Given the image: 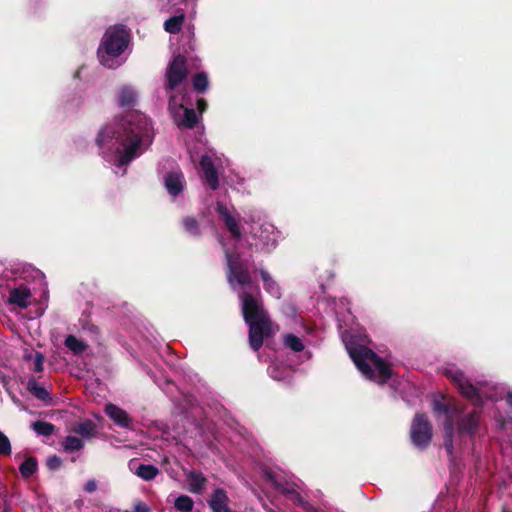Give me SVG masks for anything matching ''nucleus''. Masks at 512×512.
Wrapping results in <instances>:
<instances>
[{"instance_id":"nucleus-13","label":"nucleus","mask_w":512,"mask_h":512,"mask_svg":"<svg viewBox=\"0 0 512 512\" xmlns=\"http://www.w3.org/2000/svg\"><path fill=\"white\" fill-rule=\"evenodd\" d=\"M200 167L206 184L211 190H217L219 188V178L212 159L207 155H203L200 159Z\"/></svg>"},{"instance_id":"nucleus-9","label":"nucleus","mask_w":512,"mask_h":512,"mask_svg":"<svg viewBox=\"0 0 512 512\" xmlns=\"http://www.w3.org/2000/svg\"><path fill=\"white\" fill-rule=\"evenodd\" d=\"M446 376L451 378L455 383L458 391L473 404L479 408L483 406L482 397L479 390L464 378V375L458 371H446Z\"/></svg>"},{"instance_id":"nucleus-31","label":"nucleus","mask_w":512,"mask_h":512,"mask_svg":"<svg viewBox=\"0 0 512 512\" xmlns=\"http://www.w3.org/2000/svg\"><path fill=\"white\" fill-rule=\"evenodd\" d=\"M174 506L181 512H190L193 509L194 501L187 495H180L176 498Z\"/></svg>"},{"instance_id":"nucleus-38","label":"nucleus","mask_w":512,"mask_h":512,"mask_svg":"<svg viewBox=\"0 0 512 512\" xmlns=\"http://www.w3.org/2000/svg\"><path fill=\"white\" fill-rule=\"evenodd\" d=\"M62 459L57 455H51L47 458L46 466L51 471H56L62 466Z\"/></svg>"},{"instance_id":"nucleus-26","label":"nucleus","mask_w":512,"mask_h":512,"mask_svg":"<svg viewBox=\"0 0 512 512\" xmlns=\"http://www.w3.org/2000/svg\"><path fill=\"white\" fill-rule=\"evenodd\" d=\"M27 389L34 397L41 401H47L50 399V394L47 389L43 386H39L35 378H30L28 380Z\"/></svg>"},{"instance_id":"nucleus-20","label":"nucleus","mask_w":512,"mask_h":512,"mask_svg":"<svg viewBox=\"0 0 512 512\" xmlns=\"http://www.w3.org/2000/svg\"><path fill=\"white\" fill-rule=\"evenodd\" d=\"M137 101L136 91L130 87L124 86L119 93L118 102L123 108H132Z\"/></svg>"},{"instance_id":"nucleus-23","label":"nucleus","mask_w":512,"mask_h":512,"mask_svg":"<svg viewBox=\"0 0 512 512\" xmlns=\"http://www.w3.org/2000/svg\"><path fill=\"white\" fill-rule=\"evenodd\" d=\"M159 472V469L153 464H139L134 471L135 475L145 481L153 480Z\"/></svg>"},{"instance_id":"nucleus-32","label":"nucleus","mask_w":512,"mask_h":512,"mask_svg":"<svg viewBox=\"0 0 512 512\" xmlns=\"http://www.w3.org/2000/svg\"><path fill=\"white\" fill-rule=\"evenodd\" d=\"M168 94H169L168 111H169L172 119H174V116L178 115L182 111V109L184 108V104H183V102H181V103L178 102V97L174 93V91L172 93H168Z\"/></svg>"},{"instance_id":"nucleus-7","label":"nucleus","mask_w":512,"mask_h":512,"mask_svg":"<svg viewBox=\"0 0 512 512\" xmlns=\"http://www.w3.org/2000/svg\"><path fill=\"white\" fill-rule=\"evenodd\" d=\"M248 325V340L253 351H258L264 343V339L273 335V322L270 316L245 322Z\"/></svg>"},{"instance_id":"nucleus-33","label":"nucleus","mask_w":512,"mask_h":512,"mask_svg":"<svg viewBox=\"0 0 512 512\" xmlns=\"http://www.w3.org/2000/svg\"><path fill=\"white\" fill-rule=\"evenodd\" d=\"M284 345L294 352H301L304 349L302 340L294 334L284 336Z\"/></svg>"},{"instance_id":"nucleus-2","label":"nucleus","mask_w":512,"mask_h":512,"mask_svg":"<svg viewBox=\"0 0 512 512\" xmlns=\"http://www.w3.org/2000/svg\"><path fill=\"white\" fill-rule=\"evenodd\" d=\"M225 259L227 264V279L231 285L234 283L241 287L254 286V290L257 295L248 291H242L239 293V299L241 301V313L244 322L257 320L263 317L270 316L268 311L264 307V303L259 296L260 289L257 284H254L252 275L246 265L241 260L240 254L231 253L225 251Z\"/></svg>"},{"instance_id":"nucleus-30","label":"nucleus","mask_w":512,"mask_h":512,"mask_svg":"<svg viewBox=\"0 0 512 512\" xmlns=\"http://www.w3.org/2000/svg\"><path fill=\"white\" fill-rule=\"evenodd\" d=\"M63 447L68 452L79 451L84 447V442L78 437L67 436L63 441Z\"/></svg>"},{"instance_id":"nucleus-45","label":"nucleus","mask_w":512,"mask_h":512,"mask_svg":"<svg viewBox=\"0 0 512 512\" xmlns=\"http://www.w3.org/2000/svg\"><path fill=\"white\" fill-rule=\"evenodd\" d=\"M253 246H255L256 250H258V244H257L256 242H255V243L251 242V243L249 244V247H251V248H252Z\"/></svg>"},{"instance_id":"nucleus-21","label":"nucleus","mask_w":512,"mask_h":512,"mask_svg":"<svg viewBox=\"0 0 512 512\" xmlns=\"http://www.w3.org/2000/svg\"><path fill=\"white\" fill-rule=\"evenodd\" d=\"M184 231L194 238H200L202 231L199 221L193 216H186L182 219Z\"/></svg>"},{"instance_id":"nucleus-8","label":"nucleus","mask_w":512,"mask_h":512,"mask_svg":"<svg viewBox=\"0 0 512 512\" xmlns=\"http://www.w3.org/2000/svg\"><path fill=\"white\" fill-rule=\"evenodd\" d=\"M188 68L185 56L178 54L173 57L166 71V93H172L187 78Z\"/></svg>"},{"instance_id":"nucleus-35","label":"nucleus","mask_w":512,"mask_h":512,"mask_svg":"<svg viewBox=\"0 0 512 512\" xmlns=\"http://www.w3.org/2000/svg\"><path fill=\"white\" fill-rule=\"evenodd\" d=\"M11 453V442L9 438L2 431H0V455L10 456Z\"/></svg>"},{"instance_id":"nucleus-16","label":"nucleus","mask_w":512,"mask_h":512,"mask_svg":"<svg viewBox=\"0 0 512 512\" xmlns=\"http://www.w3.org/2000/svg\"><path fill=\"white\" fill-rule=\"evenodd\" d=\"M228 503L229 498L226 491L222 488L215 489L208 500V505L212 512H235L229 508Z\"/></svg>"},{"instance_id":"nucleus-3","label":"nucleus","mask_w":512,"mask_h":512,"mask_svg":"<svg viewBox=\"0 0 512 512\" xmlns=\"http://www.w3.org/2000/svg\"><path fill=\"white\" fill-rule=\"evenodd\" d=\"M348 353L365 378L383 385L392 377L393 371L390 363L372 349L364 345H352L348 347Z\"/></svg>"},{"instance_id":"nucleus-5","label":"nucleus","mask_w":512,"mask_h":512,"mask_svg":"<svg viewBox=\"0 0 512 512\" xmlns=\"http://www.w3.org/2000/svg\"><path fill=\"white\" fill-rule=\"evenodd\" d=\"M433 410L436 413L445 414L446 419L443 424V446L450 458L454 457V434H455V414L461 411L450 402L444 399H435L433 401Z\"/></svg>"},{"instance_id":"nucleus-40","label":"nucleus","mask_w":512,"mask_h":512,"mask_svg":"<svg viewBox=\"0 0 512 512\" xmlns=\"http://www.w3.org/2000/svg\"><path fill=\"white\" fill-rule=\"evenodd\" d=\"M44 355L41 352H35L34 354V372L41 373L44 370Z\"/></svg>"},{"instance_id":"nucleus-19","label":"nucleus","mask_w":512,"mask_h":512,"mask_svg":"<svg viewBox=\"0 0 512 512\" xmlns=\"http://www.w3.org/2000/svg\"><path fill=\"white\" fill-rule=\"evenodd\" d=\"M189 489L193 493H201L207 483L206 477L201 472L191 471L188 476Z\"/></svg>"},{"instance_id":"nucleus-11","label":"nucleus","mask_w":512,"mask_h":512,"mask_svg":"<svg viewBox=\"0 0 512 512\" xmlns=\"http://www.w3.org/2000/svg\"><path fill=\"white\" fill-rule=\"evenodd\" d=\"M216 212L225 224V227L230 232L231 236L235 240L242 238V232L240 228L239 220H237L228 210L225 204L222 202L216 203Z\"/></svg>"},{"instance_id":"nucleus-15","label":"nucleus","mask_w":512,"mask_h":512,"mask_svg":"<svg viewBox=\"0 0 512 512\" xmlns=\"http://www.w3.org/2000/svg\"><path fill=\"white\" fill-rule=\"evenodd\" d=\"M173 122L179 129H194L199 122V116L193 108L184 107L174 116Z\"/></svg>"},{"instance_id":"nucleus-42","label":"nucleus","mask_w":512,"mask_h":512,"mask_svg":"<svg viewBox=\"0 0 512 512\" xmlns=\"http://www.w3.org/2000/svg\"><path fill=\"white\" fill-rule=\"evenodd\" d=\"M133 512H151V509L146 503L140 501L135 504Z\"/></svg>"},{"instance_id":"nucleus-27","label":"nucleus","mask_w":512,"mask_h":512,"mask_svg":"<svg viewBox=\"0 0 512 512\" xmlns=\"http://www.w3.org/2000/svg\"><path fill=\"white\" fill-rule=\"evenodd\" d=\"M64 344L75 355L82 354L88 348L86 342L79 340L74 335H68L64 341Z\"/></svg>"},{"instance_id":"nucleus-46","label":"nucleus","mask_w":512,"mask_h":512,"mask_svg":"<svg viewBox=\"0 0 512 512\" xmlns=\"http://www.w3.org/2000/svg\"><path fill=\"white\" fill-rule=\"evenodd\" d=\"M502 512H512V511L507 508H503Z\"/></svg>"},{"instance_id":"nucleus-12","label":"nucleus","mask_w":512,"mask_h":512,"mask_svg":"<svg viewBox=\"0 0 512 512\" xmlns=\"http://www.w3.org/2000/svg\"><path fill=\"white\" fill-rule=\"evenodd\" d=\"M164 186L172 197L179 196L185 186V177L182 171H170L164 175Z\"/></svg>"},{"instance_id":"nucleus-44","label":"nucleus","mask_w":512,"mask_h":512,"mask_svg":"<svg viewBox=\"0 0 512 512\" xmlns=\"http://www.w3.org/2000/svg\"><path fill=\"white\" fill-rule=\"evenodd\" d=\"M506 401H507L508 405L512 408V392L511 391H509L507 393Z\"/></svg>"},{"instance_id":"nucleus-25","label":"nucleus","mask_w":512,"mask_h":512,"mask_svg":"<svg viewBox=\"0 0 512 512\" xmlns=\"http://www.w3.org/2000/svg\"><path fill=\"white\" fill-rule=\"evenodd\" d=\"M38 470V461L34 456L27 457L19 466V472L24 479L30 478Z\"/></svg>"},{"instance_id":"nucleus-37","label":"nucleus","mask_w":512,"mask_h":512,"mask_svg":"<svg viewBox=\"0 0 512 512\" xmlns=\"http://www.w3.org/2000/svg\"><path fill=\"white\" fill-rule=\"evenodd\" d=\"M272 228H273L272 225H260L259 227H252L249 234L254 240H256V239L260 240V238L262 237V234L268 233L269 229H272Z\"/></svg>"},{"instance_id":"nucleus-24","label":"nucleus","mask_w":512,"mask_h":512,"mask_svg":"<svg viewBox=\"0 0 512 512\" xmlns=\"http://www.w3.org/2000/svg\"><path fill=\"white\" fill-rule=\"evenodd\" d=\"M185 20V14L183 12L168 18L164 22V29L170 34H177L181 31L182 25Z\"/></svg>"},{"instance_id":"nucleus-22","label":"nucleus","mask_w":512,"mask_h":512,"mask_svg":"<svg viewBox=\"0 0 512 512\" xmlns=\"http://www.w3.org/2000/svg\"><path fill=\"white\" fill-rule=\"evenodd\" d=\"M96 425L93 421L86 419L82 422L76 423L72 431L81 435L84 438H92L95 434Z\"/></svg>"},{"instance_id":"nucleus-36","label":"nucleus","mask_w":512,"mask_h":512,"mask_svg":"<svg viewBox=\"0 0 512 512\" xmlns=\"http://www.w3.org/2000/svg\"><path fill=\"white\" fill-rule=\"evenodd\" d=\"M272 229H269L268 233L262 234V237L260 238V241L263 244L262 250H265L266 252H270L271 249L275 248L276 246V240L271 237L270 233Z\"/></svg>"},{"instance_id":"nucleus-29","label":"nucleus","mask_w":512,"mask_h":512,"mask_svg":"<svg viewBox=\"0 0 512 512\" xmlns=\"http://www.w3.org/2000/svg\"><path fill=\"white\" fill-rule=\"evenodd\" d=\"M193 88L198 93H204L209 85L207 74L204 72L196 73L192 80Z\"/></svg>"},{"instance_id":"nucleus-6","label":"nucleus","mask_w":512,"mask_h":512,"mask_svg":"<svg viewBox=\"0 0 512 512\" xmlns=\"http://www.w3.org/2000/svg\"><path fill=\"white\" fill-rule=\"evenodd\" d=\"M433 428L425 413H416L410 428L412 444L420 450L426 449L432 440Z\"/></svg>"},{"instance_id":"nucleus-4","label":"nucleus","mask_w":512,"mask_h":512,"mask_svg":"<svg viewBox=\"0 0 512 512\" xmlns=\"http://www.w3.org/2000/svg\"><path fill=\"white\" fill-rule=\"evenodd\" d=\"M129 42L130 32L126 26L121 24L110 26L97 51L100 63L109 69H115L118 66L115 58L124 52Z\"/></svg>"},{"instance_id":"nucleus-39","label":"nucleus","mask_w":512,"mask_h":512,"mask_svg":"<svg viewBox=\"0 0 512 512\" xmlns=\"http://www.w3.org/2000/svg\"><path fill=\"white\" fill-rule=\"evenodd\" d=\"M288 499L291 500L297 506L303 507L304 509H309L310 505L308 501H306L297 491L291 493V496Z\"/></svg>"},{"instance_id":"nucleus-28","label":"nucleus","mask_w":512,"mask_h":512,"mask_svg":"<svg viewBox=\"0 0 512 512\" xmlns=\"http://www.w3.org/2000/svg\"><path fill=\"white\" fill-rule=\"evenodd\" d=\"M31 428L41 436H50L55 432V425L43 420H37L32 423Z\"/></svg>"},{"instance_id":"nucleus-47","label":"nucleus","mask_w":512,"mask_h":512,"mask_svg":"<svg viewBox=\"0 0 512 512\" xmlns=\"http://www.w3.org/2000/svg\"><path fill=\"white\" fill-rule=\"evenodd\" d=\"M4 512H6V511H4Z\"/></svg>"},{"instance_id":"nucleus-34","label":"nucleus","mask_w":512,"mask_h":512,"mask_svg":"<svg viewBox=\"0 0 512 512\" xmlns=\"http://www.w3.org/2000/svg\"><path fill=\"white\" fill-rule=\"evenodd\" d=\"M267 479L270 483L273 484V486L281 492L283 495H285L287 498L291 496V493H294L296 490L291 487H287L283 485L282 482H280L277 477L273 473H267Z\"/></svg>"},{"instance_id":"nucleus-43","label":"nucleus","mask_w":512,"mask_h":512,"mask_svg":"<svg viewBox=\"0 0 512 512\" xmlns=\"http://www.w3.org/2000/svg\"><path fill=\"white\" fill-rule=\"evenodd\" d=\"M196 105L200 114H202L208 108L207 101L204 98L197 99Z\"/></svg>"},{"instance_id":"nucleus-14","label":"nucleus","mask_w":512,"mask_h":512,"mask_svg":"<svg viewBox=\"0 0 512 512\" xmlns=\"http://www.w3.org/2000/svg\"><path fill=\"white\" fill-rule=\"evenodd\" d=\"M106 415L114 422V424L126 428L132 429L133 420L128 413L116 406L115 404L109 403L105 406Z\"/></svg>"},{"instance_id":"nucleus-18","label":"nucleus","mask_w":512,"mask_h":512,"mask_svg":"<svg viewBox=\"0 0 512 512\" xmlns=\"http://www.w3.org/2000/svg\"><path fill=\"white\" fill-rule=\"evenodd\" d=\"M259 274L263 281L264 289L272 297L279 299L281 297V288L279 284L271 277L265 269H259Z\"/></svg>"},{"instance_id":"nucleus-17","label":"nucleus","mask_w":512,"mask_h":512,"mask_svg":"<svg viewBox=\"0 0 512 512\" xmlns=\"http://www.w3.org/2000/svg\"><path fill=\"white\" fill-rule=\"evenodd\" d=\"M31 297V291L27 287H16L10 291L9 294V303L16 305L22 309L27 308L29 306V299Z\"/></svg>"},{"instance_id":"nucleus-1","label":"nucleus","mask_w":512,"mask_h":512,"mask_svg":"<svg viewBox=\"0 0 512 512\" xmlns=\"http://www.w3.org/2000/svg\"><path fill=\"white\" fill-rule=\"evenodd\" d=\"M153 139L149 119L136 110L125 113L114 124L104 126L97 134L96 144L102 147H115L119 163L126 165L145 150Z\"/></svg>"},{"instance_id":"nucleus-41","label":"nucleus","mask_w":512,"mask_h":512,"mask_svg":"<svg viewBox=\"0 0 512 512\" xmlns=\"http://www.w3.org/2000/svg\"><path fill=\"white\" fill-rule=\"evenodd\" d=\"M84 490L88 493H93L97 490V482L95 479L88 480L84 485Z\"/></svg>"},{"instance_id":"nucleus-10","label":"nucleus","mask_w":512,"mask_h":512,"mask_svg":"<svg viewBox=\"0 0 512 512\" xmlns=\"http://www.w3.org/2000/svg\"><path fill=\"white\" fill-rule=\"evenodd\" d=\"M458 414L459 413L455 414V422L457 425V432L460 435L473 436L479 427L480 412L474 410L465 415H458Z\"/></svg>"}]
</instances>
